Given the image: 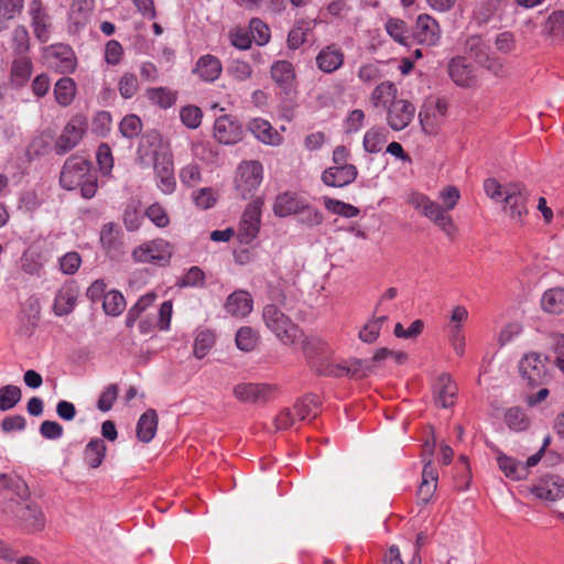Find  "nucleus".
Here are the masks:
<instances>
[{
	"label": "nucleus",
	"instance_id": "obj_36",
	"mask_svg": "<svg viewBox=\"0 0 564 564\" xmlns=\"http://www.w3.org/2000/svg\"><path fill=\"white\" fill-rule=\"evenodd\" d=\"M303 351L311 367L314 369V361L330 357L329 346L321 338L312 337L305 339Z\"/></svg>",
	"mask_w": 564,
	"mask_h": 564
},
{
	"label": "nucleus",
	"instance_id": "obj_8",
	"mask_svg": "<svg viewBox=\"0 0 564 564\" xmlns=\"http://www.w3.org/2000/svg\"><path fill=\"white\" fill-rule=\"evenodd\" d=\"M263 169L258 161H248L239 164L235 177L237 194L246 199L251 197L262 182Z\"/></svg>",
	"mask_w": 564,
	"mask_h": 564
},
{
	"label": "nucleus",
	"instance_id": "obj_28",
	"mask_svg": "<svg viewBox=\"0 0 564 564\" xmlns=\"http://www.w3.org/2000/svg\"><path fill=\"white\" fill-rule=\"evenodd\" d=\"M159 417L153 409L147 410L138 420L135 435L142 443L151 442L158 431Z\"/></svg>",
	"mask_w": 564,
	"mask_h": 564
},
{
	"label": "nucleus",
	"instance_id": "obj_12",
	"mask_svg": "<svg viewBox=\"0 0 564 564\" xmlns=\"http://www.w3.org/2000/svg\"><path fill=\"white\" fill-rule=\"evenodd\" d=\"M503 208L509 213V216L522 223L523 216L528 213L527 202L528 193L521 184H508L505 186Z\"/></svg>",
	"mask_w": 564,
	"mask_h": 564
},
{
	"label": "nucleus",
	"instance_id": "obj_53",
	"mask_svg": "<svg viewBox=\"0 0 564 564\" xmlns=\"http://www.w3.org/2000/svg\"><path fill=\"white\" fill-rule=\"evenodd\" d=\"M387 321L388 316L386 315L369 321L359 332V338L368 344L376 341L380 334L382 325Z\"/></svg>",
	"mask_w": 564,
	"mask_h": 564
},
{
	"label": "nucleus",
	"instance_id": "obj_49",
	"mask_svg": "<svg viewBox=\"0 0 564 564\" xmlns=\"http://www.w3.org/2000/svg\"><path fill=\"white\" fill-rule=\"evenodd\" d=\"M22 398L21 389L18 386L7 384L0 388V411L6 412L13 409Z\"/></svg>",
	"mask_w": 564,
	"mask_h": 564
},
{
	"label": "nucleus",
	"instance_id": "obj_1",
	"mask_svg": "<svg viewBox=\"0 0 564 564\" xmlns=\"http://www.w3.org/2000/svg\"><path fill=\"white\" fill-rule=\"evenodd\" d=\"M438 197L443 200V205L437 204L422 193L413 192L408 195L406 203L447 236H453L456 228L447 212L457 205L460 198L459 189L456 186L448 185L440 192Z\"/></svg>",
	"mask_w": 564,
	"mask_h": 564
},
{
	"label": "nucleus",
	"instance_id": "obj_25",
	"mask_svg": "<svg viewBox=\"0 0 564 564\" xmlns=\"http://www.w3.org/2000/svg\"><path fill=\"white\" fill-rule=\"evenodd\" d=\"M435 397L434 401L437 406L447 409L455 402V395L457 392L456 384L452 381L447 373L440 376L435 384Z\"/></svg>",
	"mask_w": 564,
	"mask_h": 564
},
{
	"label": "nucleus",
	"instance_id": "obj_60",
	"mask_svg": "<svg viewBox=\"0 0 564 564\" xmlns=\"http://www.w3.org/2000/svg\"><path fill=\"white\" fill-rule=\"evenodd\" d=\"M249 30L251 40H253L258 45H265L270 41L269 26L260 19H251Z\"/></svg>",
	"mask_w": 564,
	"mask_h": 564
},
{
	"label": "nucleus",
	"instance_id": "obj_38",
	"mask_svg": "<svg viewBox=\"0 0 564 564\" xmlns=\"http://www.w3.org/2000/svg\"><path fill=\"white\" fill-rule=\"evenodd\" d=\"M303 200L295 194L283 193L279 195L273 205V212L279 217H286L299 212Z\"/></svg>",
	"mask_w": 564,
	"mask_h": 564
},
{
	"label": "nucleus",
	"instance_id": "obj_62",
	"mask_svg": "<svg viewBox=\"0 0 564 564\" xmlns=\"http://www.w3.org/2000/svg\"><path fill=\"white\" fill-rule=\"evenodd\" d=\"M180 117L188 129H196L200 126L203 112L199 107L188 105L181 109Z\"/></svg>",
	"mask_w": 564,
	"mask_h": 564
},
{
	"label": "nucleus",
	"instance_id": "obj_20",
	"mask_svg": "<svg viewBox=\"0 0 564 564\" xmlns=\"http://www.w3.org/2000/svg\"><path fill=\"white\" fill-rule=\"evenodd\" d=\"M357 175L358 170L354 164L333 165L323 172L322 181L330 187H344L352 183Z\"/></svg>",
	"mask_w": 564,
	"mask_h": 564
},
{
	"label": "nucleus",
	"instance_id": "obj_61",
	"mask_svg": "<svg viewBox=\"0 0 564 564\" xmlns=\"http://www.w3.org/2000/svg\"><path fill=\"white\" fill-rule=\"evenodd\" d=\"M311 31V28L305 22H299L288 35V47L291 50L299 48L303 43H305L307 33Z\"/></svg>",
	"mask_w": 564,
	"mask_h": 564
},
{
	"label": "nucleus",
	"instance_id": "obj_9",
	"mask_svg": "<svg viewBox=\"0 0 564 564\" xmlns=\"http://www.w3.org/2000/svg\"><path fill=\"white\" fill-rule=\"evenodd\" d=\"M43 57L48 68L61 74H70L77 66L75 53L66 44H53L44 47Z\"/></svg>",
	"mask_w": 564,
	"mask_h": 564
},
{
	"label": "nucleus",
	"instance_id": "obj_59",
	"mask_svg": "<svg viewBox=\"0 0 564 564\" xmlns=\"http://www.w3.org/2000/svg\"><path fill=\"white\" fill-rule=\"evenodd\" d=\"M325 207L334 214L351 218L359 215L358 207L334 198L325 199Z\"/></svg>",
	"mask_w": 564,
	"mask_h": 564
},
{
	"label": "nucleus",
	"instance_id": "obj_45",
	"mask_svg": "<svg viewBox=\"0 0 564 564\" xmlns=\"http://www.w3.org/2000/svg\"><path fill=\"white\" fill-rule=\"evenodd\" d=\"M76 295L72 289H62L55 296L54 312L58 316L69 314L75 306Z\"/></svg>",
	"mask_w": 564,
	"mask_h": 564
},
{
	"label": "nucleus",
	"instance_id": "obj_37",
	"mask_svg": "<svg viewBox=\"0 0 564 564\" xmlns=\"http://www.w3.org/2000/svg\"><path fill=\"white\" fill-rule=\"evenodd\" d=\"M321 401L315 394H307L299 399L293 410L299 420L315 419L319 413Z\"/></svg>",
	"mask_w": 564,
	"mask_h": 564
},
{
	"label": "nucleus",
	"instance_id": "obj_29",
	"mask_svg": "<svg viewBox=\"0 0 564 564\" xmlns=\"http://www.w3.org/2000/svg\"><path fill=\"white\" fill-rule=\"evenodd\" d=\"M225 310L236 317H245L252 310V299L245 291H236L227 297Z\"/></svg>",
	"mask_w": 564,
	"mask_h": 564
},
{
	"label": "nucleus",
	"instance_id": "obj_34",
	"mask_svg": "<svg viewBox=\"0 0 564 564\" xmlns=\"http://www.w3.org/2000/svg\"><path fill=\"white\" fill-rule=\"evenodd\" d=\"M32 74V62L26 56H20L12 62L10 83L15 88L23 87Z\"/></svg>",
	"mask_w": 564,
	"mask_h": 564
},
{
	"label": "nucleus",
	"instance_id": "obj_2",
	"mask_svg": "<svg viewBox=\"0 0 564 564\" xmlns=\"http://www.w3.org/2000/svg\"><path fill=\"white\" fill-rule=\"evenodd\" d=\"M161 135L156 130L148 131L141 137L137 155L142 165H148L150 156L153 162L158 186L164 194L174 192L176 182L174 177V164L172 154L161 151Z\"/></svg>",
	"mask_w": 564,
	"mask_h": 564
},
{
	"label": "nucleus",
	"instance_id": "obj_18",
	"mask_svg": "<svg viewBox=\"0 0 564 564\" xmlns=\"http://www.w3.org/2000/svg\"><path fill=\"white\" fill-rule=\"evenodd\" d=\"M415 107L408 100L398 99L388 107L387 121L394 131L405 129L412 121Z\"/></svg>",
	"mask_w": 564,
	"mask_h": 564
},
{
	"label": "nucleus",
	"instance_id": "obj_17",
	"mask_svg": "<svg viewBox=\"0 0 564 564\" xmlns=\"http://www.w3.org/2000/svg\"><path fill=\"white\" fill-rule=\"evenodd\" d=\"M31 25L35 37L41 43H46L51 39L52 18L43 8L41 0H32L30 7Z\"/></svg>",
	"mask_w": 564,
	"mask_h": 564
},
{
	"label": "nucleus",
	"instance_id": "obj_46",
	"mask_svg": "<svg viewBox=\"0 0 564 564\" xmlns=\"http://www.w3.org/2000/svg\"><path fill=\"white\" fill-rule=\"evenodd\" d=\"M314 370L321 376L341 378L346 376V362L336 364L328 357L314 361Z\"/></svg>",
	"mask_w": 564,
	"mask_h": 564
},
{
	"label": "nucleus",
	"instance_id": "obj_26",
	"mask_svg": "<svg viewBox=\"0 0 564 564\" xmlns=\"http://www.w3.org/2000/svg\"><path fill=\"white\" fill-rule=\"evenodd\" d=\"M223 70L220 61L210 54L203 55L196 62L193 72L204 82L213 83L219 78Z\"/></svg>",
	"mask_w": 564,
	"mask_h": 564
},
{
	"label": "nucleus",
	"instance_id": "obj_50",
	"mask_svg": "<svg viewBox=\"0 0 564 564\" xmlns=\"http://www.w3.org/2000/svg\"><path fill=\"white\" fill-rule=\"evenodd\" d=\"M156 295L152 292L147 293L141 296L138 302L129 310L126 316V326L128 328H132L137 319L141 316V314L153 304Z\"/></svg>",
	"mask_w": 564,
	"mask_h": 564
},
{
	"label": "nucleus",
	"instance_id": "obj_31",
	"mask_svg": "<svg viewBox=\"0 0 564 564\" xmlns=\"http://www.w3.org/2000/svg\"><path fill=\"white\" fill-rule=\"evenodd\" d=\"M107 446L101 438H91L83 451V459L88 468H98L106 457Z\"/></svg>",
	"mask_w": 564,
	"mask_h": 564
},
{
	"label": "nucleus",
	"instance_id": "obj_42",
	"mask_svg": "<svg viewBox=\"0 0 564 564\" xmlns=\"http://www.w3.org/2000/svg\"><path fill=\"white\" fill-rule=\"evenodd\" d=\"M386 31L397 43L405 46L409 45L411 34L409 33L408 24L403 20L397 18L388 19Z\"/></svg>",
	"mask_w": 564,
	"mask_h": 564
},
{
	"label": "nucleus",
	"instance_id": "obj_54",
	"mask_svg": "<svg viewBox=\"0 0 564 564\" xmlns=\"http://www.w3.org/2000/svg\"><path fill=\"white\" fill-rule=\"evenodd\" d=\"M258 344L257 333L248 326L238 329L236 334V345L242 351H251Z\"/></svg>",
	"mask_w": 564,
	"mask_h": 564
},
{
	"label": "nucleus",
	"instance_id": "obj_41",
	"mask_svg": "<svg viewBox=\"0 0 564 564\" xmlns=\"http://www.w3.org/2000/svg\"><path fill=\"white\" fill-rule=\"evenodd\" d=\"M75 93L76 84L67 76L59 78L54 86L56 101L64 107L68 106L73 101Z\"/></svg>",
	"mask_w": 564,
	"mask_h": 564
},
{
	"label": "nucleus",
	"instance_id": "obj_21",
	"mask_svg": "<svg viewBox=\"0 0 564 564\" xmlns=\"http://www.w3.org/2000/svg\"><path fill=\"white\" fill-rule=\"evenodd\" d=\"M532 492L539 498L555 501L564 496V479L556 475H545L533 487Z\"/></svg>",
	"mask_w": 564,
	"mask_h": 564
},
{
	"label": "nucleus",
	"instance_id": "obj_40",
	"mask_svg": "<svg viewBox=\"0 0 564 564\" xmlns=\"http://www.w3.org/2000/svg\"><path fill=\"white\" fill-rule=\"evenodd\" d=\"M24 8V0H0V33L8 29L11 20Z\"/></svg>",
	"mask_w": 564,
	"mask_h": 564
},
{
	"label": "nucleus",
	"instance_id": "obj_11",
	"mask_svg": "<svg viewBox=\"0 0 564 564\" xmlns=\"http://www.w3.org/2000/svg\"><path fill=\"white\" fill-rule=\"evenodd\" d=\"M86 128V119L83 116H74L57 138L54 144L55 153L63 155L72 151L83 139Z\"/></svg>",
	"mask_w": 564,
	"mask_h": 564
},
{
	"label": "nucleus",
	"instance_id": "obj_10",
	"mask_svg": "<svg viewBox=\"0 0 564 564\" xmlns=\"http://www.w3.org/2000/svg\"><path fill=\"white\" fill-rule=\"evenodd\" d=\"M545 360L546 358H542L536 352L528 354L521 359L519 370L529 387L535 388L550 381L551 375L546 368Z\"/></svg>",
	"mask_w": 564,
	"mask_h": 564
},
{
	"label": "nucleus",
	"instance_id": "obj_27",
	"mask_svg": "<svg viewBox=\"0 0 564 564\" xmlns=\"http://www.w3.org/2000/svg\"><path fill=\"white\" fill-rule=\"evenodd\" d=\"M0 490L11 494V498L19 500H28L30 497L26 482L15 474L0 473Z\"/></svg>",
	"mask_w": 564,
	"mask_h": 564
},
{
	"label": "nucleus",
	"instance_id": "obj_56",
	"mask_svg": "<svg viewBox=\"0 0 564 564\" xmlns=\"http://www.w3.org/2000/svg\"><path fill=\"white\" fill-rule=\"evenodd\" d=\"M295 215H297V219L301 224L308 227L317 226L323 221L322 213L315 207L305 204L304 202Z\"/></svg>",
	"mask_w": 564,
	"mask_h": 564
},
{
	"label": "nucleus",
	"instance_id": "obj_6",
	"mask_svg": "<svg viewBox=\"0 0 564 564\" xmlns=\"http://www.w3.org/2000/svg\"><path fill=\"white\" fill-rule=\"evenodd\" d=\"M173 252L174 248L167 240L156 238L135 247L131 257L135 263H152L165 267L170 263Z\"/></svg>",
	"mask_w": 564,
	"mask_h": 564
},
{
	"label": "nucleus",
	"instance_id": "obj_39",
	"mask_svg": "<svg viewBox=\"0 0 564 564\" xmlns=\"http://www.w3.org/2000/svg\"><path fill=\"white\" fill-rule=\"evenodd\" d=\"M145 96L151 104L162 109L172 107L177 99V93L166 87L148 88L145 90Z\"/></svg>",
	"mask_w": 564,
	"mask_h": 564
},
{
	"label": "nucleus",
	"instance_id": "obj_22",
	"mask_svg": "<svg viewBox=\"0 0 564 564\" xmlns=\"http://www.w3.org/2000/svg\"><path fill=\"white\" fill-rule=\"evenodd\" d=\"M344 58L345 55L341 48L336 44H329L319 51L315 61L321 72L332 74L343 66Z\"/></svg>",
	"mask_w": 564,
	"mask_h": 564
},
{
	"label": "nucleus",
	"instance_id": "obj_16",
	"mask_svg": "<svg viewBox=\"0 0 564 564\" xmlns=\"http://www.w3.org/2000/svg\"><path fill=\"white\" fill-rule=\"evenodd\" d=\"M214 137L224 144H235L242 140V126L229 115L220 116L214 123Z\"/></svg>",
	"mask_w": 564,
	"mask_h": 564
},
{
	"label": "nucleus",
	"instance_id": "obj_64",
	"mask_svg": "<svg viewBox=\"0 0 564 564\" xmlns=\"http://www.w3.org/2000/svg\"><path fill=\"white\" fill-rule=\"evenodd\" d=\"M144 215L159 228H164L170 224V218L165 209L158 203L150 205Z\"/></svg>",
	"mask_w": 564,
	"mask_h": 564
},
{
	"label": "nucleus",
	"instance_id": "obj_44",
	"mask_svg": "<svg viewBox=\"0 0 564 564\" xmlns=\"http://www.w3.org/2000/svg\"><path fill=\"white\" fill-rule=\"evenodd\" d=\"M143 216L140 204L135 200L129 202L123 210L122 220L128 231H135L140 228Z\"/></svg>",
	"mask_w": 564,
	"mask_h": 564
},
{
	"label": "nucleus",
	"instance_id": "obj_47",
	"mask_svg": "<svg viewBox=\"0 0 564 564\" xmlns=\"http://www.w3.org/2000/svg\"><path fill=\"white\" fill-rule=\"evenodd\" d=\"M102 307L107 315L118 316L126 308V300L119 291L112 290L104 295Z\"/></svg>",
	"mask_w": 564,
	"mask_h": 564
},
{
	"label": "nucleus",
	"instance_id": "obj_19",
	"mask_svg": "<svg viewBox=\"0 0 564 564\" xmlns=\"http://www.w3.org/2000/svg\"><path fill=\"white\" fill-rule=\"evenodd\" d=\"M271 78L285 94L290 95L295 89V69L289 61L281 59L272 64L270 68Z\"/></svg>",
	"mask_w": 564,
	"mask_h": 564
},
{
	"label": "nucleus",
	"instance_id": "obj_57",
	"mask_svg": "<svg viewBox=\"0 0 564 564\" xmlns=\"http://www.w3.org/2000/svg\"><path fill=\"white\" fill-rule=\"evenodd\" d=\"M505 420L508 427L517 432L524 431L529 427V420L520 408L509 409L506 413Z\"/></svg>",
	"mask_w": 564,
	"mask_h": 564
},
{
	"label": "nucleus",
	"instance_id": "obj_24",
	"mask_svg": "<svg viewBox=\"0 0 564 564\" xmlns=\"http://www.w3.org/2000/svg\"><path fill=\"white\" fill-rule=\"evenodd\" d=\"M448 75L452 80L460 87H470L475 83L473 67L465 57H453L447 66Z\"/></svg>",
	"mask_w": 564,
	"mask_h": 564
},
{
	"label": "nucleus",
	"instance_id": "obj_33",
	"mask_svg": "<svg viewBox=\"0 0 564 564\" xmlns=\"http://www.w3.org/2000/svg\"><path fill=\"white\" fill-rule=\"evenodd\" d=\"M95 0H73L68 20L76 29L84 26L90 19Z\"/></svg>",
	"mask_w": 564,
	"mask_h": 564
},
{
	"label": "nucleus",
	"instance_id": "obj_52",
	"mask_svg": "<svg viewBox=\"0 0 564 564\" xmlns=\"http://www.w3.org/2000/svg\"><path fill=\"white\" fill-rule=\"evenodd\" d=\"M373 369L370 359H350L346 361V376L354 379L367 377Z\"/></svg>",
	"mask_w": 564,
	"mask_h": 564
},
{
	"label": "nucleus",
	"instance_id": "obj_14",
	"mask_svg": "<svg viewBox=\"0 0 564 564\" xmlns=\"http://www.w3.org/2000/svg\"><path fill=\"white\" fill-rule=\"evenodd\" d=\"M235 398L243 403H264L271 400L275 387L269 383H238L234 387Z\"/></svg>",
	"mask_w": 564,
	"mask_h": 564
},
{
	"label": "nucleus",
	"instance_id": "obj_4",
	"mask_svg": "<svg viewBox=\"0 0 564 564\" xmlns=\"http://www.w3.org/2000/svg\"><path fill=\"white\" fill-rule=\"evenodd\" d=\"M1 511L26 533L40 532L45 528V516L36 503L8 498L2 501Z\"/></svg>",
	"mask_w": 564,
	"mask_h": 564
},
{
	"label": "nucleus",
	"instance_id": "obj_3",
	"mask_svg": "<svg viewBox=\"0 0 564 564\" xmlns=\"http://www.w3.org/2000/svg\"><path fill=\"white\" fill-rule=\"evenodd\" d=\"M59 184L66 191L80 189L82 197L90 199L97 193L98 177L90 161L70 155L62 167Z\"/></svg>",
	"mask_w": 564,
	"mask_h": 564
},
{
	"label": "nucleus",
	"instance_id": "obj_51",
	"mask_svg": "<svg viewBox=\"0 0 564 564\" xmlns=\"http://www.w3.org/2000/svg\"><path fill=\"white\" fill-rule=\"evenodd\" d=\"M142 121L133 113L124 116L119 123V131L126 139H133L142 132Z\"/></svg>",
	"mask_w": 564,
	"mask_h": 564
},
{
	"label": "nucleus",
	"instance_id": "obj_15",
	"mask_svg": "<svg viewBox=\"0 0 564 564\" xmlns=\"http://www.w3.org/2000/svg\"><path fill=\"white\" fill-rule=\"evenodd\" d=\"M411 37L421 45L434 46L441 39L438 22L430 14L423 13L416 18Z\"/></svg>",
	"mask_w": 564,
	"mask_h": 564
},
{
	"label": "nucleus",
	"instance_id": "obj_63",
	"mask_svg": "<svg viewBox=\"0 0 564 564\" xmlns=\"http://www.w3.org/2000/svg\"><path fill=\"white\" fill-rule=\"evenodd\" d=\"M118 88L122 98H132L139 88L137 76L132 73H124L119 80Z\"/></svg>",
	"mask_w": 564,
	"mask_h": 564
},
{
	"label": "nucleus",
	"instance_id": "obj_13",
	"mask_svg": "<svg viewBox=\"0 0 564 564\" xmlns=\"http://www.w3.org/2000/svg\"><path fill=\"white\" fill-rule=\"evenodd\" d=\"M261 203H249L242 214L237 238L240 243L249 245L258 235L260 228Z\"/></svg>",
	"mask_w": 564,
	"mask_h": 564
},
{
	"label": "nucleus",
	"instance_id": "obj_5",
	"mask_svg": "<svg viewBox=\"0 0 564 564\" xmlns=\"http://www.w3.org/2000/svg\"><path fill=\"white\" fill-rule=\"evenodd\" d=\"M262 318L265 326L284 345H292L302 337L300 327L274 304L263 307Z\"/></svg>",
	"mask_w": 564,
	"mask_h": 564
},
{
	"label": "nucleus",
	"instance_id": "obj_23",
	"mask_svg": "<svg viewBox=\"0 0 564 564\" xmlns=\"http://www.w3.org/2000/svg\"><path fill=\"white\" fill-rule=\"evenodd\" d=\"M100 243L109 258L117 259L122 254L121 231L113 223L101 227Z\"/></svg>",
	"mask_w": 564,
	"mask_h": 564
},
{
	"label": "nucleus",
	"instance_id": "obj_32",
	"mask_svg": "<svg viewBox=\"0 0 564 564\" xmlns=\"http://www.w3.org/2000/svg\"><path fill=\"white\" fill-rule=\"evenodd\" d=\"M497 463L505 476L511 480H523L528 477L527 466L513 457L498 453Z\"/></svg>",
	"mask_w": 564,
	"mask_h": 564
},
{
	"label": "nucleus",
	"instance_id": "obj_48",
	"mask_svg": "<svg viewBox=\"0 0 564 564\" xmlns=\"http://www.w3.org/2000/svg\"><path fill=\"white\" fill-rule=\"evenodd\" d=\"M387 132L382 128H373L364 137V149L369 153H378L387 142Z\"/></svg>",
	"mask_w": 564,
	"mask_h": 564
},
{
	"label": "nucleus",
	"instance_id": "obj_30",
	"mask_svg": "<svg viewBox=\"0 0 564 564\" xmlns=\"http://www.w3.org/2000/svg\"><path fill=\"white\" fill-rule=\"evenodd\" d=\"M249 131L264 144L276 145L280 143V134L272 128L269 121L254 118L249 121Z\"/></svg>",
	"mask_w": 564,
	"mask_h": 564
},
{
	"label": "nucleus",
	"instance_id": "obj_55",
	"mask_svg": "<svg viewBox=\"0 0 564 564\" xmlns=\"http://www.w3.org/2000/svg\"><path fill=\"white\" fill-rule=\"evenodd\" d=\"M545 32L555 39H561L564 36V11L557 10L552 12L544 25Z\"/></svg>",
	"mask_w": 564,
	"mask_h": 564
},
{
	"label": "nucleus",
	"instance_id": "obj_35",
	"mask_svg": "<svg viewBox=\"0 0 564 564\" xmlns=\"http://www.w3.org/2000/svg\"><path fill=\"white\" fill-rule=\"evenodd\" d=\"M541 307L549 314H564V288L557 286L546 290L541 299Z\"/></svg>",
	"mask_w": 564,
	"mask_h": 564
},
{
	"label": "nucleus",
	"instance_id": "obj_43",
	"mask_svg": "<svg viewBox=\"0 0 564 564\" xmlns=\"http://www.w3.org/2000/svg\"><path fill=\"white\" fill-rule=\"evenodd\" d=\"M397 87L391 82H383L378 85L371 93V102L375 107L380 105L387 107V105L395 100Z\"/></svg>",
	"mask_w": 564,
	"mask_h": 564
},
{
	"label": "nucleus",
	"instance_id": "obj_58",
	"mask_svg": "<svg viewBox=\"0 0 564 564\" xmlns=\"http://www.w3.org/2000/svg\"><path fill=\"white\" fill-rule=\"evenodd\" d=\"M215 344V335L209 332H200L194 341V355L197 359L204 358Z\"/></svg>",
	"mask_w": 564,
	"mask_h": 564
},
{
	"label": "nucleus",
	"instance_id": "obj_7",
	"mask_svg": "<svg viewBox=\"0 0 564 564\" xmlns=\"http://www.w3.org/2000/svg\"><path fill=\"white\" fill-rule=\"evenodd\" d=\"M465 52L478 65L486 68L496 76H502L505 73L503 64L500 58L490 53V46L485 39L479 35H470L465 41Z\"/></svg>",
	"mask_w": 564,
	"mask_h": 564
}]
</instances>
